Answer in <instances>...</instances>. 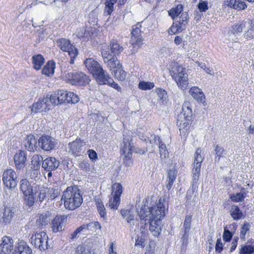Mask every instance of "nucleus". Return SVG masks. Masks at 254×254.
<instances>
[{
  "mask_svg": "<svg viewBox=\"0 0 254 254\" xmlns=\"http://www.w3.org/2000/svg\"><path fill=\"white\" fill-rule=\"evenodd\" d=\"M147 203V201H143L141 206H137V213L140 220L148 221L150 232L154 236L158 237L162 230L161 221L168 211V205L163 197H160L157 204L152 206H148Z\"/></svg>",
  "mask_w": 254,
  "mask_h": 254,
  "instance_id": "1",
  "label": "nucleus"
},
{
  "mask_svg": "<svg viewBox=\"0 0 254 254\" xmlns=\"http://www.w3.org/2000/svg\"><path fill=\"white\" fill-rule=\"evenodd\" d=\"M65 208L68 210H74L79 207L83 202L81 191L76 186H70L64 191L61 199Z\"/></svg>",
  "mask_w": 254,
  "mask_h": 254,
  "instance_id": "2",
  "label": "nucleus"
},
{
  "mask_svg": "<svg viewBox=\"0 0 254 254\" xmlns=\"http://www.w3.org/2000/svg\"><path fill=\"white\" fill-rule=\"evenodd\" d=\"M192 116L190 103L185 102L182 106V112L179 115L177 125L180 127V135L186 137L189 132Z\"/></svg>",
  "mask_w": 254,
  "mask_h": 254,
  "instance_id": "3",
  "label": "nucleus"
},
{
  "mask_svg": "<svg viewBox=\"0 0 254 254\" xmlns=\"http://www.w3.org/2000/svg\"><path fill=\"white\" fill-rule=\"evenodd\" d=\"M171 66L170 72L172 78L180 89L183 90L186 89L189 82L186 68L177 63H173Z\"/></svg>",
  "mask_w": 254,
  "mask_h": 254,
  "instance_id": "4",
  "label": "nucleus"
},
{
  "mask_svg": "<svg viewBox=\"0 0 254 254\" xmlns=\"http://www.w3.org/2000/svg\"><path fill=\"white\" fill-rule=\"evenodd\" d=\"M50 97L51 103L54 106L64 103L75 104L79 100L78 96L74 93L64 90L55 92Z\"/></svg>",
  "mask_w": 254,
  "mask_h": 254,
  "instance_id": "5",
  "label": "nucleus"
},
{
  "mask_svg": "<svg viewBox=\"0 0 254 254\" xmlns=\"http://www.w3.org/2000/svg\"><path fill=\"white\" fill-rule=\"evenodd\" d=\"M85 67L95 76L98 82L106 74L99 63L93 58L86 59L84 62Z\"/></svg>",
  "mask_w": 254,
  "mask_h": 254,
  "instance_id": "6",
  "label": "nucleus"
},
{
  "mask_svg": "<svg viewBox=\"0 0 254 254\" xmlns=\"http://www.w3.org/2000/svg\"><path fill=\"white\" fill-rule=\"evenodd\" d=\"M57 45L62 51L68 53L70 57V64H73L74 59L78 54L77 48L70 43L69 40L65 38L58 39L57 41Z\"/></svg>",
  "mask_w": 254,
  "mask_h": 254,
  "instance_id": "7",
  "label": "nucleus"
},
{
  "mask_svg": "<svg viewBox=\"0 0 254 254\" xmlns=\"http://www.w3.org/2000/svg\"><path fill=\"white\" fill-rule=\"evenodd\" d=\"M101 54L104 62L110 68L112 73H113L114 70L118 68H120L122 65L116 57L113 56L110 53L109 46L107 45L102 46Z\"/></svg>",
  "mask_w": 254,
  "mask_h": 254,
  "instance_id": "8",
  "label": "nucleus"
},
{
  "mask_svg": "<svg viewBox=\"0 0 254 254\" xmlns=\"http://www.w3.org/2000/svg\"><path fill=\"white\" fill-rule=\"evenodd\" d=\"M36 186L33 182H29L27 179H23L20 181V190L24 195L28 197L29 205L34 203V196L36 194Z\"/></svg>",
  "mask_w": 254,
  "mask_h": 254,
  "instance_id": "9",
  "label": "nucleus"
},
{
  "mask_svg": "<svg viewBox=\"0 0 254 254\" xmlns=\"http://www.w3.org/2000/svg\"><path fill=\"white\" fill-rule=\"evenodd\" d=\"M66 78L73 85L84 86L90 81L89 76L82 72H68Z\"/></svg>",
  "mask_w": 254,
  "mask_h": 254,
  "instance_id": "10",
  "label": "nucleus"
},
{
  "mask_svg": "<svg viewBox=\"0 0 254 254\" xmlns=\"http://www.w3.org/2000/svg\"><path fill=\"white\" fill-rule=\"evenodd\" d=\"M31 244L40 250L47 249L48 236L43 231L36 232L31 238Z\"/></svg>",
  "mask_w": 254,
  "mask_h": 254,
  "instance_id": "11",
  "label": "nucleus"
},
{
  "mask_svg": "<svg viewBox=\"0 0 254 254\" xmlns=\"http://www.w3.org/2000/svg\"><path fill=\"white\" fill-rule=\"evenodd\" d=\"M17 174L11 169L6 170L3 173L2 181L7 188H14L17 186Z\"/></svg>",
  "mask_w": 254,
  "mask_h": 254,
  "instance_id": "12",
  "label": "nucleus"
},
{
  "mask_svg": "<svg viewBox=\"0 0 254 254\" xmlns=\"http://www.w3.org/2000/svg\"><path fill=\"white\" fill-rule=\"evenodd\" d=\"M51 97H44L32 105L31 113H37L49 110L51 107Z\"/></svg>",
  "mask_w": 254,
  "mask_h": 254,
  "instance_id": "13",
  "label": "nucleus"
},
{
  "mask_svg": "<svg viewBox=\"0 0 254 254\" xmlns=\"http://www.w3.org/2000/svg\"><path fill=\"white\" fill-rule=\"evenodd\" d=\"M142 26L140 23H137L132 27L131 32V43L134 46L140 47L143 45V39L141 36L142 31L141 30Z\"/></svg>",
  "mask_w": 254,
  "mask_h": 254,
  "instance_id": "14",
  "label": "nucleus"
},
{
  "mask_svg": "<svg viewBox=\"0 0 254 254\" xmlns=\"http://www.w3.org/2000/svg\"><path fill=\"white\" fill-rule=\"evenodd\" d=\"M56 144V139L49 135H43L38 140L39 146L45 151L52 150L55 148Z\"/></svg>",
  "mask_w": 254,
  "mask_h": 254,
  "instance_id": "15",
  "label": "nucleus"
},
{
  "mask_svg": "<svg viewBox=\"0 0 254 254\" xmlns=\"http://www.w3.org/2000/svg\"><path fill=\"white\" fill-rule=\"evenodd\" d=\"M83 142L79 138H77L72 142L68 144L66 149L67 151L75 156H78L81 152Z\"/></svg>",
  "mask_w": 254,
  "mask_h": 254,
  "instance_id": "16",
  "label": "nucleus"
},
{
  "mask_svg": "<svg viewBox=\"0 0 254 254\" xmlns=\"http://www.w3.org/2000/svg\"><path fill=\"white\" fill-rule=\"evenodd\" d=\"M14 248L13 239L10 237L4 236L0 245V254H9Z\"/></svg>",
  "mask_w": 254,
  "mask_h": 254,
  "instance_id": "17",
  "label": "nucleus"
},
{
  "mask_svg": "<svg viewBox=\"0 0 254 254\" xmlns=\"http://www.w3.org/2000/svg\"><path fill=\"white\" fill-rule=\"evenodd\" d=\"M11 254H33L32 249L26 242L19 240L14 246V251Z\"/></svg>",
  "mask_w": 254,
  "mask_h": 254,
  "instance_id": "18",
  "label": "nucleus"
},
{
  "mask_svg": "<svg viewBox=\"0 0 254 254\" xmlns=\"http://www.w3.org/2000/svg\"><path fill=\"white\" fill-rule=\"evenodd\" d=\"M27 159V154L22 150H19L14 156V162L16 168L21 170L24 168Z\"/></svg>",
  "mask_w": 254,
  "mask_h": 254,
  "instance_id": "19",
  "label": "nucleus"
},
{
  "mask_svg": "<svg viewBox=\"0 0 254 254\" xmlns=\"http://www.w3.org/2000/svg\"><path fill=\"white\" fill-rule=\"evenodd\" d=\"M59 161L54 157H48L43 161L42 168L46 171H53L59 166Z\"/></svg>",
  "mask_w": 254,
  "mask_h": 254,
  "instance_id": "20",
  "label": "nucleus"
},
{
  "mask_svg": "<svg viewBox=\"0 0 254 254\" xmlns=\"http://www.w3.org/2000/svg\"><path fill=\"white\" fill-rule=\"evenodd\" d=\"M16 209L12 206H5L3 210L2 222L5 224H9L15 215Z\"/></svg>",
  "mask_w": 254,
  "mask_h": 254,
  "instance_id": "21",
  "label": "nucleus"
},
{
  "mask_svg": "<svg viewBox=\"0 0 254 254\" xmlns=\"http://www.w3.org/2000/svg\"><path fill=\"white\" fill-rule=\"evenodd\" d=\"M66 217L64 216H57L52 222V230L53 232L57 233L63 230Z\"/></svg>",
  "mask_w": 254,
  "mask_h": 254,
  "instance_id": "22",
  "label": "nucleus"
},
{
  "mask_svg": "<svg viewBox=\"0 0 254 254\" xmlns=\"http://www.w3.org/2000/svg\"><path fill=\"white\" fill-rule=\"evenodd\" d=\"M42 159V157L38 154L34 155L32 157L31 168L33 170V175H30L32 178H34L39 174L38 170L40 168V162Z\"/></svg>",
  "mask_w": 254,
  "mask_h": 254,
  "instance_id": "23",
  "label": "nucleus"
},
{
  "mask_svg": "<svg viewBox=\"0 0 254 254\" xmlns=\"http://www.w3.org/2000/svg\"><path fill=\"white\" fill-rule=\"evenodd\" d=\"M121 213L123 218L126 220L128 223L134 225L135 220L134 216L135 212L133 207L128 209H123L121 211Z\"/></svg>",
  "mask_w": 254,
  "mask_h": 254,
  "instance_id": "24",
  "label": "nucleus"
},
{
  "mask_svg": "<svg viewBox=\"0 0 254 254\" xmlns=\"http://www.w3.org/2000/svg\"><path fill=\"white\" fill-rule=\"evenodd\" d=\"M37 140L34 135H28L24 140V146L29 151H34L37 148Z\"/></svg>",
  "mask_w": 254,
  "mask_h": 254,
  "instance_id": "25",
  "label": "nucleus"
},
{
  "mask_svg": "<svg viewBox=\"0 0 254 254\" xmlns=\"http://www.w3.org/2000/svg\"><path fill=\"white\" fill-rule=\"evenodd\" d=\"M190 94L197 102H204V95L200 89L196 86L192 87L189 90Z\"/></svg>",
  "mask_w": 254,
  "mask_h": 254,
  "instance_id": "26",
  "label": "nucleus"
},
{
  "mask_svg": "<svg viewBox=\"0 0 254 254\" xmlns=\"http://www.w3.org/2000/svg\"><path fill=\"white\" fill-rule=\"evenodd\" d=\"M156 145H158L159 148L160 157L162 158H166L168 155V152L167 150L166 145L162 143L160 137L157 135H154L153 140Z\"/></svg>",
  "mask_w": 254,
  "mask_h": 254,
  "instance_id": "27",
  "label": "nucleus"
},
{
  "mask_svg": "<svg viewBox=\"0 0 254 254\" xmlns=\"http://www.w3.org/2000/svg\"><path fill=\"white\" fill-rule=\"evenodd\" d=\"M50 219V215L49 212L41 214L36 220V228H41L46 226Z\"/></svg>",
  "mask_w": 254,
  "mask_h": 254,
  "instance_id": "28",
  "label": "nucleus"
},
{
  "mask_svg": "<svg viewBox=\"0 0 254 254\" xmlns=\"http://www.w3.org/2000/svg\"><path fill=\"white\" fill-rule=\"evenodd\" d=\"M224 5L238 10L244 9L247 7L242 0H226L224 1Z\"/></svg>",
  "mask_w": 254,
  "mask_h": 254,
  "instance_id": "29",
  "label": "nucleus"
},
{
  "mask_svg": "<svg viewBox=\"0 0 254 254\" xmlns=\"http://www.w3.org/2000/svg\"><path fill=\"white\" fill-rule=\"evenodd\" d=\"M98 83L100 84H108L111 87L117 90L118 91H121V88L120 86L116 82L114 81L113 79L110 77L109 75L105 74L103 77V79H100Z\"/></svg>",
  "mask_w": 254,
  "mask_h": 254,
  "instance_id": "30",
  "label": "nucleus"
},
{
  "mask_svg": "<svg viewBox=\"0 0 254 254\" xmlns=\"http://www.w3.org/2000/svg\"><path fill=\"white\" fill-rule=\"evenodd\" d=\"M186 25L176 21L175 23H173L171 27L168 29V32L169 35L175 34L177 33L181 32L185 30Z\"/></svg>",
  "mask_w": 254,
  "mask_h": 254,
  "instance_id": "31",
  "label": "nucleus"
},
{
  "mask_svg": "<svg viewBox=\"0 0 254 254\" xmlns=\"http://www.w3.org/2000/svg\"><path fill=\"white\" fill-rule=\"evenodd\" d=\"M132 146L130 140L124 138L123 145L122 146V155L128 158L132 157Z\"/></svg>",
  "mask_w": 254,
  "mask_h": 254,
  "instance_id": "32",
  "label": "nucleus"
},
{
  "mask_svg": "<svg viewBox=\"0 0 254 254\" xmlns=\"http://www.w3.org/2000/svg\"><path fill=\"white\" fill-rule=\"evenodd\" d=\"M177 173V171L175 168H173L169 170L167 179L168 184L166 185V188L168 190H170L172 187L176 179Z\"/></svg>",
  "mask_w": 254,
  "mask_h": 254,
  "instance_id": "33",
  "label": "nucleus"
},
{
  "mask_svg": "<svg viewBox=\"0 0 254 254\" xmlns=\"http://www.w3.org/2000/svg\"><path fill=\"white\" fill-rule=\"evenodd\" d=\"M55 68V64L53 61H49L44 66L42 72L43 74L50 76L54 74Z\"/></svg>",
  "mask_w": 254,
  "mask_h": 254,
  "instance_id": "34",
  "label": "nucleus"
},
{
  "mask_svg": "<svg viewBox=\"0 0 254 254\" xmlns=\"http://www.w3.org/2000/svg\"><path fill=\"white\" fill-rule=\"evenodd\" d=\"M200 168H198V167H193L192 169V188L190 190H189L188 191V195L193 193L194 192V188H193L194 184H197V182L199 180V174H200Z\"/></svg>",
  "mask_w": 254,
  "mask_h": 254,
  "instance_id": "35",
  "label": "nucleus"
},
{
  "mask_svg": "<svg viewBox=\"0 0 254 254\" xmlns=\"http://www.w3.org/2000/svg\"><path fill=\"white\" fill-rule=\"evenodd\" d=\"M45 59L43 57L40 55L38 54L34 55L32 57V63L34 68L36 70H39L42 65L44 64Z\"/></svg>",
  "mask_w": 254,
  "mask_h": 254,
  "instance_id": "36",
  "label": "nucleus"
},
{
  "mask_svg": "<svg viewBox=\"0 0 254 254\" xmlns=\"http://www.w3.org/2000/svg\"><path fill=\"white\" fill-rule=\"evenodd\" d=\"M34 191L36 194L34 196V199L38 196L40 201H43L46 197V194L48 192V188H45L43 186H36V190Z\"/></svg>",
  "mask_w": 254,
  "mask_h": 254,
  "instance_id": "37",
  "label": "nucleus"
},
{
  "mask_svg": "<svg viewBox=\"0 0 254 254\" xmlns=\"http://www.w3.org/2000/svg\"><path fill=\"white\" fill-rule=\"evenodd\" d=\"M123 51V48L119 44L115 41L111 43L110 48H109L110 53L114 56L119 55Z\"/></svg>",
  "mask_w": 254,
  "mask_h": 254,
  "instance_id": "38",
  "label": "nucleus"
},
{
  "mask_svg": "<svg viewBox=\"0 0 254 254\" xmlns=\"http://www.w3.org/2000/svg\"><path fill=\"white\" fill-rule=\"evenodd\" d=\"M247 191L245 190V189H243V191L240 192L236 193L233 194L231 195L230 198L232 201L234 202H242L244 200Z\"/></svg>",
  "mask_w": 254,
  "mask_h": 254,
  "instance_id": "39",
  "label": "nucleus"
},
{
  "mask_svg": "<svg viewBox=\"0 0 254 254\" xmlns=\"http://www.w3.org/2000/svg\"><path fill=\"white\" fill-rule=\"evenodd\" d=\"M231 215L234 220H239L243 216V213L240 208L236 205H232L230 210Z\"/></svg>",
  "mask_w": 254,
  "mask_h": 254,
  "instance_id": "40",
  "label": "nucleus"
},
{
  "mask_svg": "<svg viewBox=\"0 0 254 254\" xmlns=\"http://www.w3.org/2000/svg\"><path fill=\"white\" fill-rule=\"evenodd\" d=\"M183 10V7L182 4H179L176 7L172 8L168 11L169 15L174 19L180 14L181 13Z\"/></svg>",
  "mask_w": 254,
  "mask_h": 254,
  "instance_id": "41",
  "label": "nucleus"
},
{
  "mask_svg": "<svg viewBox=\"0 0 254 254\" xmlns=\"http://www.w3.org/2000/svg\"><path fill=\"white\" fill-rule=\"evenodd\" d=\"M112 74L117 79L121 81L124 80L126 76V73L123 70L122 65L120 68H118L117 69L114 70Z\"/></svg>",
  "mask_w": 254,
  "mask_h": 254,
  "instance_id": "42",
  "label": "nucleus"
},
{
  "mask_svg": "<svg viewBox=\"0 0 254 254\" xmlns=\"http://www.w3.org/2000/svg\"><path fill=\"white\" fill-rule=\"evenodd\" d=\"M112 195L119 196L120 197L123 192V188L122 185L119 183H115L112 186Z\"/></svg>",
  "mask_w": 254,
  "mask_h": 254,
  "instance_id": "43",
  "label": "nucleus"
},
{
  "mask_svg": "<svg viewBox=\"0 0 254 254\" xmlns=\"http://www.w3.org/2000/svg\"><path fill=\"white\" fill-rule=\"evenodd\" d=\"M201 150L198 148L194 154V167H198L199 168H201V162L203 160V158L200 155Z\"/></svg>",
  "mask_w": 254,
  "mask_h": 254,
  "instance_id": "44",
  "label": "nucleus"
},
{
  "mask_svg": "<svg viewBox=\"0 0 254 254\" xmlns=\"http://www.w3.org/2000/svg\"><path fill=\"white\" fill-rule=\"evenodd\" d=\"M120 197L119 196H112L108 203L109 206L111 209H117L119 206Z\"/></svg>",
  "mask_w": 254,
  "mask_h": 254,
  "instance_id": "45",
  "label": "nucleus"
},
{
  "mask_svg": "<svg viewBox=\"0 0 254 254\" xmlns=\"http://www.w3.org/2000/svg\"><path fill=\"white\" fill-rule=\"evenodd\" d=\"M156 92L158 95V97L160 101L164 103L167 100L168 95L167 92L162 88H157Z\"/></svg>",
  "mask_w": 254,
  "mask_h": 254,
  "instance_id": "46",
  "label": "nucleus"
},
{
  "mask_svg": "<svg viewBox=\"0 0 254 254\" xmlns=\"http://www.w3.org/2000/svg\"><path fill=\"white\" fill-rule=\"evenodd\" d=\"M154 87L153 82L140 81L138 83V88L142 90H150Z\"/></svg>",
  "mask_w": 254,
  "mask_h": 254,
  "instance_id": "47",
  "label": "nucleus"
},
{
  "mask_svg": "<svg viewBox=\"0 0 254 254\" xmlns=\"http://www.w3.org/2000/svg\"><path fill=\"white\" fill-rule=\"evenodd\" d=\"M239 253L240 254H254V248L251 245L241 246Z\"/></svg>",
  "mask_w": 254,
  "mask_h": 254,
  "instance_id": "48",
  "label": "nucleus"
},
{
  "mask_svg": "<svg viewBox=\"0 0 254 254\" xmlns=\"http://www.w3.org/2000/svg\"><path fill=\"white\" fill-rule=\"evenodd\" d=\"M48 192H49L50 198L52 199H55L59 195L60 189L57 186H56L54 187L48 189Z\"/></svg>",
  "mask_w": 254,
  "mask_h": 254,
  "instance_id": "49",
  "label": "nucleus"
},
{
  "mask_svg": "<svg viewBox=\"0 0 254 254\" xmlns=\"http://www.w3.org/2000/svg\"><path fill=\"white\" fill-rule=\"evenodd\" d=\"M215 152L216 154L215 161L217 159L219 161L220 157H224L226 154V151L223 148V147L216 145L215 148Z\"/></svg>",
  "mask_w": 254,
  "mask_h": 254,
  "instance_id": "50",
  "label": "nucleus"
},
{
  "mask_svg": "<svg viewBox=\"0 0 254 254\" xmlns=\"http://www.w3.org/2000/svg\"><path fill=\"white\" fill-rule=\"evenodd\" d=\"M76 254H91V249L88 246H78L76 248Z\"/></svg>",
  "mask_w": 254,
  "mask_h": 254,
  "instance_id": "51",
  "label": "nucleus"
},
{
  "mask_svg": "<svg viewBox=\"0 0 254 254\" xmlns=\"http://www.w3.org/2000/svg\"><path fill=\"white\" fill-rule=\"evenodd\" d=\"M246 26V22L244 21L240 22L235 25L232 27V31L234 34H237L242 32L243 29Z\"/></svg>",
  "mask_w": 254,
  "mask_h": 254,
  "instance_id": "52",
  "label": "nucleus"
},
{
  "mask_svg": "<svg viewBox=\"0 0 254 254\" xmlns=\"http://www.w3.org/2000/svg\"><path fill=\"white\" fill-rule=\"evenodd\" d=\"M191 221V215H188L185 217L184 227L185 234H187L190 231V223Z\"/></svg>",
  "mask_w": 254,
  "mask_h": 254,
  "instance_id": "53",
  "label": "nucleus"
},
{
  "mask_svg": "<svg viewBox=\"0 0 254 254\" xmlns=\"http://www.w3.org/2000/svg\"><path fill=\"white\" fill-rule=\"evenodd\" d=\"M245 37L247 39L254 38V19L251 21L250 28L245 33Z\"/></svg>",
  "mask_w": 254,
  "mask_h": 254,
  "instance_id": "54",
  "label": "nucleus"
},
{
  "mask_svg": "<svg viewBox=\"0 0 254 254\" xmlns=\"http://www.w3.org/2000/svg\"><path fill=\"white\" fill-rule=\"evenodd\" d=\"M114 5L112 2H111L108 0L106 2V7L104 10V14L105 15H109L111 14L114 10Z\"/></svg>",
  "mask_w": 254,
  "mask_h": 254,
  "instance_id": "55",
  "label": "nucleus"
},
{
  "mask_svg": "<svg viewBox=\"0 0 254 254\" xmlns=\"http://www.w3.org/2000/svg\"><path fill=\"white\" fill-rule=\"evenodd\" d=\"M97 207L100 216L105 218L106 216V212L104 205L102 203L98 202Z\"/></svg>",
  "mask_w": 254,
  "mask_h": 254,
  "instance_id": "56",
  "label": "nucleus"
},
{
  "mask_svg": "<svg viewBox=\"0 0 254 254\" xmlns=\"http://www.w3.org/2000/svg\"><path fill=\"white\" fill-rule=\"evenodd\" d=\"M198 8L200 12H205L208 9L207 1L200 0L198 4Z\"/></svg>",
  "mask_w": 254,
  "mask_h": 254,
  "instance_id": "57",
  "label": "nucleus"
},
{
  "mask_svg": "<svg viewBox=\"0 0 254 254\" xmlns=\"http://www.w3.org/2000/svg\"><path fill=\"white\" fill-rule=\"evenodd\" d=\"M146 238V237H143L142 235L138 234L135 240V245L144 247L145 246Z\"/></svg>",
  "mask_w": 254,
  "mask_h": 254,
  "instance_id": "58",
  "label": "nucleus"
},
{
  "mask_svg": "<svg viewBox=\"0 0 254 254\" xmlns=\"http://www.w3.org/2000/svg\"><path fill=\"white\" fill-rule=\"evenodd\" d=\"M155 244L154 242H150L144 254H155Z\"/></svg>",
  "mask_w": 254,
  "mask_h": 254,
  "instance_id": "59",
  "label": "nucleus"
},
{
  "mask_svg": "<svg viewBox=\"0 0 254 254\" xmlns=\"http://www.w3.org/2000/svg\"><path fill=\"white\" fill-rule=\"evenodd\" d=\"M250 225L249 223H245L242 227L240 232V237L244 239L247 232L249 230Z\"/></svg>",
  "mask_w": 254,
  "mask_h": 254,
  "instance_id": "60",
  "label": "nucleus"
},
{
  "mask_svg": "<svg viewBox=\"0 0 254 254\" xmlns=\"http://www.w3.org/2000/svg\"><path fill=\"white\" fill-rule=\"evenodd\" d=\"M179 22H180L181 23L187 25L188 24V14L187 12H183L181 15V16L179 17V20H177Z\"/></svg>",
  "mask_w": 254,
  "mask_h": 254,
  "instance_id": "61",
  "label": "nucleus"
},
{
  "mask_svg": "<svg viewBox=\"0 0 254 254\" xmlns=\"http://www.w3.org/2000/svg\"><path fill=\"white\" fill-rule=\"evenodd\" d=\"M79 167L80 169L86 172H89L91 170L90 164L85 161H83L80 163L79 164Z\"/></svg>",
  "mask_w": 254,
  "mask_h": 254,
  "instance_id": "62",
  "label": "nucleus"
},
{
  "mask_svg": "<svg viewBox=\"0 0 254 254\" xmlns=\"http://www.w3.org/2000/svg\"><path fill=\"white\" fill-rule=\"evenodd\" d=\"M108 254H117V247L115 243L112 242L109 245Z\"/></svg>",
  "mask_w": 254,
  "mask_h": 254,
  "instance_id": "63",
  "label": "nucleus"
},
{
  "mask_svg": "<svg viewBox=\"0 0 254 254\" xmlns=\"http://www.w3.org/2000/svg\"><path fill=\"white\" fill-rule=\"evenodd\" d=\"M232 237V233L228 230L224 229L223 238V240L226 242H229L230 241Z\"/></svg>",
  "mask_w": 254,
  "mask_h": 254,
  "instance_id": "64",
  "label": "nucleus"
}]
</instances>
